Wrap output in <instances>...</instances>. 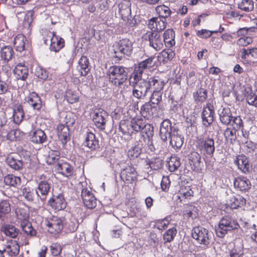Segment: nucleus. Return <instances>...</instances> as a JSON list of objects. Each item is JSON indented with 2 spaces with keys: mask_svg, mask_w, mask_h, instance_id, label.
Listing matches in <instances>:
<instances>
[{
  "mask_svg": "<svg viewBox=\"0 0 257 257\" xmlns=\"http://www.w3.org/2000/svg\"><path fill=\"white\" fill-rule=\"evenodd\" d=\"M133 43L130 39L124 38L114 43L109 50L110 56L116 61L121 60L125 56H130L133 52Z\"/></svg>",
  "mask_w": 257,
  "mask_h": 257,
  "instance_id": "obj_1",
  "label": "nucleus"
},
{
  "mask_svg": "<svg viewBox=\"0 0 257 257\" xmlns=\"http://www.w3.org/2000/svg\"><path fill=\"white\" fill-rule=\"evenodd\" d=\"M194 146L196 151L205 156L213 157L215 152L214 139L209 136H199L196 138Z\"/></svg>",
  "mask_w": 257,
  "mask_h": 257,
  "instance_id": "obj_2",
  "label": "nucleus"
},
{
  "mask_svg": "<svg viewBox=\"0 0 257 257\" xmlns=\"http://www.w3.org/2000/svg\"><path fill=\"white\" fill-rule=\"evenodd\" d=\"M109 82L115 87H121L127 80V73L123 66L112 65L107 71Z\"/></svg>",
  "mask_w": 257,
  "mask_h": 257,
  "instance_id": "obj_3",
  "label": "nucleus"
},
{
  "mask_svg": "<svg viewBox=\"0 0 257 257\" xmlns=\"http://www.w3.org/2000/svg\"><path fill=\"white\" fill-rule=\"evenodd\" d=\"M240 228V225L237 220L231 215H226L220 220L217 227H216V235L220 238H223L228 231L237 230Z\"/></svg>",
  "mask_w": 257,
  "mask_h": 257,
  "instance_id": "obj_4",
  "label": "nucleus"
},
{
  "mask_svg": "<svg viewBox=\"0 0 257 257\" xmlns=\"http://www.w3.org/2000/svg\"><path fill=\"white\" fill-rule=\"evenodd\" d=\"M192 236L197 243L203 245L205 248L209 247L211 245L212 234L208 229L202 226L194 227L192 231Z\"/></svg>",
  "mask_w": 257,
  "mask_h": 257,
  "instance_id": "obj_5",
  "label": "nucleus"
},
{
  "mask_svg": "<svg viewBox=\"0 0 257 257\" xmlns=\"http://www.w3.org/2000/svg\"><path fill=\"white\" fill-rule=\"evenodd\" d=\"M143 41L148 42L149 45L157 51L164 48L163 41L161 35L158 32L147 31L142 37Z\"/></svg>",
  "mask_w": 257,
  "mask_h": 257,
  "instance_id": "obj_6",
  "label": "nucleus"
},
{
  "mask_svg": "<svg viewBox=\"0 0 257 257\" xmlns=\"http://www.w3.org/2000/svg\"><path fill=\"white\" fill-rule=\"evenodd\" d=\"M43 35H46V37H44V43L46 44L47 42L50 41V50L51 51L58 52L64 47V40L56 35L54 32L45 31Z\"/></svg>",
  "mask_w": 257,
  "mask_h": 257,
  "instance_id": "obj_7",
  "label": "nucleus"
},
{
  "mask_svg": "<svg viewBox=\"0 0 257 257\" xmlns=\"http://www.w3.org/2000/svg\"><path fill=\"white\" fill-rule=\"evenodd\" d=\"M133 86V96L138 99H144L147 95L150 88L148 79H143L138 82H130Z\"/></svg>",
  "mask_w": 257,
  "mask_h": 257,
  "instance_id": "obj_8",
  "label": "nucleus"
},
{
  "mask_svg": "<svg viewBox=\"0 0 257 257\" xmlns=\"http://www.w3.org/2000/svg\"><path fill=\"white\" fill-rule=\"evenodd\" d=\"M84 179L85 181H81V198L84 206L89 209H92L96 206V199L88 190L91 188L88 185L86 178Z\"/></svg>",
  "mask_w": 257,
  "mask_h": 257,
  "instance_id": "obj_9",
  "label": "nucleus"
},
{
  "mask_svg": "<svg viewBox=\"0 0 257 257\" xmlns=\"http://www.w3.org/2000/svg\"><path fill=\"white\" fill-rule=\"evenodd\" d=\"M194 191L191 186L187 182H181L179 184V187L177 193V200L179 203H186L188 202L194 196Z\"/></svg>",
  "mask_w": 257,
  "mask_h": 257,
  "instance_id": "obj_10",
  "label": "nucleus"
},
{
  "mask_svg": "<svg viewBox=\"0 0 257 257\" xmlns=\"http://www.w3.org/2000/svg\"><path fill=\"white\" fill-rule=\"evenodd\" d=\"M138 174L133 165L123 168L120 172V177L125 184L135 183L138 181Z\"/></svg>",
  "mask_w": 257,
  "mask_h": 257,
  "instance_id": "obj_11",
  "label": "nucleus"
},
{
  "mask_svg": "<svg viewBox=\"0 0 257 257\" xmlns=\"http://www.w3.org/2000/svg\"><path fill=\"white\" fill-rule=\"evenodd\" d=\"M45 224L48 231L52 234L59 233L63 228V223L62 219L55 216L46 219Z\"/></svg>",
  "mask_w": 257,
  "mask_h": 257,
  "instance_id": "obj_12",
  "label": "nucleus"
},
{
  "mask_svg": "<svg viewBox=\"0 0 257 257\" xmlns=\"http://www.w3.org/2000/svg\"><path fill=\"white\" fill-rule=\"evenodd\" d=\"M214 116L215 111L213 104L207 103L203 107L201 113L203 125L206 127H209L214 121Z\"/></svg>",
  "mask_w": 257,
  "mask_h": 257,
  "instance_id": "obj_13",
  "label": "nucleus"
},
{
  "mask_svg": "<svg viewBox=\"0 0 257 257\" xmlns=\"http://www.w3.org/2000/svg\"><path fill=\"white\" fill-rule=\"evenodd\" d=\"M108 117V113L105 110L102 108H99L94 111L92 120L96 127L102 131L105 128L106 119Z\"/></svg>",
  "mask_w": 257,
  "mask_h": 257,
  "instance_id": "obj_14",
  "label": "nucleus"
},
{
  "mask_svg": "<svg viewBox=\"0 0 257 257\" xmlns=\"http://www.w3.org/2000/svg\"><path fill=\"white\" fill-rule=\"evenodd\" d=\"M188 166L191 169L197 173H200L203 166L201 162V156L197 151H193L188 156Z\"/></svg>",
  "mask_w": 257,
  "mask_h": 257,
  "instance_id": "obj_15",
  "label": "nucleus"
},
{
  "mask_svg": "<svg viewBox=\"0 0 257 257\" xmlns=\"http://www.w3.org/2000/svg\"><path fill=\"white\" fill-rule=\"evenodd\" d=\"M20 237L24 236L20 235L18 238V241L12 240L8 242L6 248L3 249V251L6 252L9 256H15L17 255L20 251V246L21 245H26L28 243L26 241L25 242H21L19 240Z\"/></svg>",
  "mask_w": 257,
  "mask_h": 257,
  "instance_id": "obj_16",
  "label": "nucleus"
},
{
  "mask_svg": "<svg viewBox=\"0 0 257 257\" xmlns=\"http://www.w3.org/2000/svg\"><path fill=\"white\" fill-rule=\"evenodd\" d=\"M48 204L55 211L64 210L67 205L66 201L61 194L53 195L49 200Z\"/></svg>",
  "mask_w": 257,
  "mask_h": 257,
  "instance_id": "obj_17",
  "label": "nucleus"
},
{
  "mask_svg": "<svg viewBox=\"0 0 257 257\" xmlns=\"http://www.w3.org/2000/svg\"><path fill=\"white\" fill-rule=\"evenodd\" d=\"M234 163L242 173L246 174L249 173L251 166L248 158L245 155H237L234 160Z\"/></svg>",
  "mask_w": 257,
  "mask_h": 257,
  "instance_id": "obj_18",
  "label": "nucleus"
},
{
  "mask_svg": "<svg viewBox=\"0 0 257 257\" xmlns=\"http://www.w3.org/2000/svg\"><path fill=\"white\" fill-rule=\"evenodd\" d=\"M175 128L172 126L171 121L168 119H164L160 126L159 136L161 139L166 142L168 138L173 134V130Z\"/></svg>",
  "mask_w": 257,
  "mask_h": 257,
  "instance_id": "obj_19",
  "label": "nucleus"
},
{
  "mask_svg": "<svg viewBox=\"0 0 257 257\" xmlns=\"http://www.w3.org/2000/svg\"><path fill=\"white\" fill-rule=\"evenodd\" d=\"M166 20L159 17H154L148 21V27L150 31L160 32L163 31L166 28Z\"/></svg>",
  "mask_w": 257,
  "mask_h": 257,
  "instance_id": "obj_20",
  "label": "nucleus"
},
{
  "mask_svg": "<svg viewBox=\"0 0 257 257\" xmlns=\"http://www.w3.org/2000/svg\"><path fill=\"white\" fill-rule=\"evenodd\" d=\"M234 188L242 192L248 191L251 186L250 180L245 176H239L234 178L233 181Z\"/></svg>",
  "mask_w": 257,
  "mask_h": 257,
  "instance_id": "obj_21",
  "label": "nucleus"
},
{
  "mask_svg": "<svg viewBox=\"0 0 257 257\" xmlns=\"http://www.w3.org/2000/svg\"><path fill=\"white\" fill-rule=\"evenodd\" d=\"M150 90L163 91L164 86L166 84V81L160 76H154L148 78Z\"/></svg>",
  "mask_w": 257,
  "mask_h": 257,
  "instance_id": "obj_22",
  "label": "nucleus"
},
{
  "mask_svg": "<svg viewBox=\"0 0 257 257\" xmlns=\"http://www.w3.org/2000/svg\"><path fill=\"white\" fill-rule=\"evenodd\" d=\"M84 146L88 148L91 151L95 150L99 148V141L95 135L92 132H87L84 136L83 143Z\"/></svg>",
  "mask_w": 257,
  "mask_h": 257,
  "instance_id": "obj_23",
  "label": "nucleus"
},
{
  "mask_svg": "<svg viewBox=\"0 0 257 257\" xmlns=\"http://www.w3.org/2000/svg\"><path fill=\"white\" fill-rule=\"evenodd\" d=\"M150 102H146L141 107L140 112L142 116L147 119L153 118L157 107Z\"/></svg>",
  "mask_w": 257,
  "mask_h": 257,
  "instance_id": "obj_24",
  "label": "nucleus"
},
{
  "mask_svg": "<svg viewBox=\"0 0 257 257\" xmlns=\"http://www.w3.org/2000/svg\"><path fill=\"white\" fill-rule=\"evenodd\" d=\"M131 4L128 1L123 0L118 5V13L122 19L126 20L131 17Z\"/></svg>",
  "mask_w": 257,
  "mask_h": 257,
  "instance_id": "obj_25",
  "label": "nucleus"
},
{
  "mask_svg": "<svg viewBox=\"0 0 257 257\" xmlns=\"http://www.w3.org/2000/svg\"><path fill=\"white\" fill-rule=\"evenodd\" d=\"M54 169L56 172L66 177L72 173V169L70 164L63 160H59L55 165Z\"/></svg>",
  "mask_w": 257,
  "mask_h": 257,
  "instance_id": "obj_26",
  "label": "nucleus"
},
{
  "mask_svg": "<svg viewBox=\"0 0 257 257\" xmlns=\"http://www.w3.org/2000/svg\"><path fill=\"white\" fill-rule=\"evenodd\" d=\"M168 138H170V145L175 149L181 148L183 144L184 138L178 133L177 128L173 130V134Z\"/></svg>",
  "mask_w": 257,
  "mask_h": 257,
  "instance_id": "obj_27",
  "label": "nucleus"
},
{
  "mask_svg": "<svg viewBox=\"0 0 257 257\" xmlns=\"http://www.w3.org/2000/svg\"><path fill=\"white\" fill-rule=\"evenodd\" d=\"M57 135L63 145L70 140L69 128L67 125L59 124L57 127Z\"/></svg>",
  "mask_w": 257,
  "mask_h": 257,
  "instance_id": "obj_28",
  "label": "nucleus"
},
{
  "mask_svg": "<svg viewBox=\"0 0 257 257\" xmlns=\"http://www.w3.org/2000/svg\"><path fill=\"white\" fill-rule=\"evenodd\" d=\"M26 100L34 109L39 110L42 107V101L36 92L30 93L29 95L26 98Z\"/></svg>",
  "mask_w": 257,
  "mask_h": 257,
  "instance_id": "obj_29",
  "label": "nucleus"
},
{
  "mask_svg": "<svg viewBox=\"0 0 257 257\" xmlns=\"http://www.w3.org/2000/svg\"><path fill=\"white\" fill-rule=\"evenodd\" d=\"M30 135L31 141L36 144H42L46 141L47 138L45 133L41 129L32 130Z\"/></svg>",
  "mask_w": 257,
  "mask_h": 257,
  "instance_id": "obj_30",
  "label": "nucleus"
},
{
  "mask_svg": "<svg viewBox=\"0 0 257 257\" xmlns=\"http://www.w3.org/2000/svg\"><path fill=\"white\" fill-rule=\"evenodd\" d=\"M175 34L173 29L166 30L163 34V44L166 48H170L175 44Z\"/></svg>",
  "mask_w": 257,
  "mask_h": 257,
  "instance_id": "obj_31",
  "label": "nucleus"
},
{
  "mask_svg": "<svg viewBox=\"0 0 257 257\" xmlns=\"http://www.w3.org/2000/svg\"><path fill=\"white\" fill-rule=\"evenodd\" d=\"M50 189V184L46 180H42L38 184L36 193L41 197V200H45Z\"/></svg>",
  "mask_w": 257,
  "mask_h": 257,
  "instance_id": "obj_32",
  "label": "nucleus"
},
{
  "mask_svg": "<svg viewBox=\"0 0 257 257\" xmlns=\"http://www.w3.org/2000/svg\"><path fill=\"white\" fill-rule=\"evenodd\" d=\"M232 114L229 107H223L219 112V120L222 124L228 126L231 122Z\"/></svg>",
  "mask_w": 257,
  "mask_h": 257,
  "instance_id": "obj_33",
  "label": "nucleus"
},
{
  "mask_svg": "<svg viewBox=\"0 0 257 257\" xmlns=\"http://www.w3.org/2000/svg\"><path fill=\"white\" fill-rule=\"evenodd\" d=\"M14 72L18 79L24 80L28 77L29 71L24 64L20 63L16 66Z\"/></svg>",
  "mask_w": 257,
  "mask_h": 257,
  "instance_id": "obj_34",
  "label": "nucleus"
},
{
  "mask_svg": "<svg viewBox=\"0 0 257 257\" xmlns=\"http://www.w3.org/2000/svg\"><path fill=\"white\" fill-rule=\"evenodd\" d=\"M145 120L140 117H135L131 120V126L133 132L139 133L145 126Z\"/></svg>",
  "mask_w": 257,
  "mask_h": 257,
  "instance_id": "obj_35",
  "label": "nucleus"
},
{
  "mask_svg": "<svg viewBox=\"0 0 257 257\" xmlns=\"http://www.w3.org/2000/svg\"><path fill=\"white\" fill-rule=\"evenodd\" d=\"M246 204V199L242 196L236 194L230 199V206L232 209H237L241 207Z\"/></svg>",
  "mask_w": 257,
  "mask_h": 257,
  "instance_id": "obj_36",
  "label": "nucleus"
},
{
  "mask_svg": "<svg viewBox=\"0 0 257 257\" xmlns=\"http://www.w3.org/2000/svg\"><path fill=\"white\" fill-rule=\"evenodd\" d=\"M236 130L227 127L224 131L223 136L226 142L233 144L237 139V132Z\"/></svg>",
  "mask_w": 257,
  "mask_h": 257,
  "instance_id": "obj_37",
  "label": "nucleus"
},
{
  "mask_svg": "<svg viewBox=\"0 0 257 257\" xmlns=\"http://www.w3.org/2000/svg\"><path fill=\"white\" fill-rule=\"evenodd\" d=\"M194 101L196 103H204L207 98V91L202 87L198 89L193 93Z\"/></svg>",
  "mask_w": 257,
  "mask_h": 257,
  "instance_id": "obj_38",
  "label": "nucleus"
},
{
  "mask_svg": "<svg viewBox=\"0 0 257 257\" xmlns=\"http://www.w3.org/2000/svg\"><path fill=\"white\" fill-rule=\"evenodd\" d=\"M16 157L13 155L8 156L7 162L12 168L18 170L22 168L24 163L22 160L17 159Z\"/></svg>",
  "mask_w": 257,
  "mask_h": 257,
  "instance_id": "obj_39",
  "label": "nucleus"
},
{
  "mask_svg": "<svg viewBox=\"0 0 257 257\" xmlns=\"http://www.w3.org/2000/svg\"><path fill=\"white\" fill-rule=\"evenodd\" d=\"M27 39L23 34H19L14 39V45L16 50L19 52H22L25 49V45Z\"/></svg>",
  "mask_w": 257,
  "mask_h": 257,
  "instance_id": "obj_40",
  "label": "nucleus"
},
{
  "mask_svg": "<svg viewBox=\"0 0 257 257\" xmlns=\"http://www.w3.org/2000/svg\"><path fill=\"white\" fill-rule=\"evenodd\" d=\"M156 12L159 15V18L165 20L169 17L172 14V11L170 8L164 5L158 6L156 8Z\"/></svg>",
  "mask_w": 257,
  "mask_h": 257,
  "instance_id": "obj_41",
  "label": "nucleus"
},
{
  "mask_svg": "<svg viewBox=\"0 0 257 257\" xmlns=\"http://www.w3.org/2000/svg\"><path fill=\"white\" fill-rule=\"evenodd\" d=\"M119 130L124 135L131 136L133 132L131 126V121L121 120L119 122Z\"/></svg>",
  "mask_w": 257,
  "mask_h": 257,
  "instance_id": "obj_42",
  "label": "nucleus"
},
{
  "mask_svg": "<svg viewBox=\"0 0 257 257\" xmlns=\"http://www.w3.org/2000/svg\"><path fill=\"white\" fill-rule=\"evenodd\" d=\"M238 8L245 12H249L254 9V2L252 0H241L237 3Z\"/></svg>",
  "mask_w": 257,
  "mask_h": 257,
  "instance_id": "obj_43",
  "label": "nucleus"
},
{
  "mask_svg": "<svg viewBox=\"0 0 257 257\" xmlns=\"http://www.w3.org/2000/svg\"><path fill=\"white\" fill-rule=\"evenodd\" d=\"M151 169L153 170H158L160 169L163 166V161L159 157L152 158L147 161Z\"/></svg>",
  "mask_w": 257,
  "mask_h": 257,
  "instance_id": "obj_44",
  "label": "nucleus"
},
{
  "mask_svg": "<svg viewBox=\"0 0 257 257\" xmlns=\"http://www.w3.org/2000/svg\"><path fill=\"white\" fill-rule=\"evenodd\" d=\"M24 116V113L23 108L21 105L15 106L14 109L13 119L15 123L19 124L23 120Z\"/></svg>",
  "mask_w": 257,
  "mask_h": 257,
  "instance_id": "obj_45",
  "label": "nucleus"
},
{
  "mask_svg": "<svg viewBox=\"0 0 257 257\" xmlns=\"http://www.w3.org/2000/svg\"><path fill=\"white\" fill-rule=\"evenodd\" d=\"M154 56H151L139 63L137 67L144 72L145 70L150 69L154 66Z\"/></svg>",
  "mask_w": 257,
  "mask_h": 257,
  "instance_id": "obj_46",
  "label": "nucleus"
},
{
  "mask_svg": "<svg viewBox=\"0 0 257 257\" xmlns=\"http://www.w3.org/2000/svg\"><path fill=\"white\" fill-rule=\"evenodd\" d=\"M4 182L7 185L16 187L21 184V179L13 175H8L4 178Z\"/></svg>",
  "mask_w": 257,
  "mask_h": 257,
  "instance_id": "obj_47",
  "label": "nucleus"
},
{
  "mask_svg": "<svg viewBox=\"0 0 257 257\" xmlns=\"http://www.w3.org/2000/svg\"><path fill=\"white\" fill-rule=\"evenodd\" d=\"M180 159L176 156H171L168 162V168L170 172H174L180 166Z\"/></svg>",
  "mask_w": 257,
  "mask_h": 257,
  "instance_id": "obj_48",
  "label": "nucleus"
},
{
  "mask_svg": "<svg viewBox=\"0 0 257 257\" xmlns=\"http://www.w3.org/2000/svg\"><path fill=\"white\" fill-rule=\"evenodd\" d=\"M14 51L11 46H5L1 49V55L2 59L9 61L12 59L14 54Z\"/></svg>",
  "mask_w": 257,
  "mask_h": 257,
  "instance_id": "obj_49",
  "label": "nucleus"
},
{
  "mask_svg": "<svg viewBox=\"0 0 257 257\" xmlns=\"http://www.w3.org/2000/svg\"><path fill=\"white\" fill-rule=\"evenodd\" d=\"M177 232L176 227H172L166 230L163 234V239L166 242H170L173 240Z\"/></svg>",
  "mask_w": 257,
  "mask_h": 257,
  "instance_id": "obj_50",
  "label": "nucleus"
},
{
  "mask_svg": "<svg viewBox=\"0 0 257 257\" xmlns=\"http://www.w3.org/2000/svg\"><path fill=\"white\" fill-rule=\"evenodd\" d=\"M196 35L199 38L202 39H207L211 37L213 34H216V32L210 31L206 29H201L200 30H196Z\"/></svg>",
  "mask_w": 257,
  "mask_h": 257,
  "instance_id": "obj_51",
  "label": "nucleus"
},
{
  "mask_svg": "<svg viewBox=\"0 0 257 257\" xmlns=\"http://www.w3.org/2000/svg\"><path fill=\"white\" fill-rule=\"evenodd\" d=\"M4 233L12 238H15L18 235L19 230L12 225H7L3 227Z\"/></svg>",
  "mask_w": 257,
  "mask_h": 257,
  "instance_id": "obj_52",
  "label": "nucleus"
},
{
  "mask_svg": "<svg viewBox=\"0 0 257 257\" xmlns=\"http://www.w3.org/2000/svg\"><path fill=\"white\" fill-rule=\"evenodd\" d=\"M240 52L242 59H245L246 56L249 55L253 58L257 59V48H243L241 50Z\"/></svg>",
  "mask_w": 257,
  "mask_h": 257,
  "instance_id": "obj_53",
  "label": "nucleus"
},
{
  "mask_svg": "<svg viewBox=\"0 0 257 257\" xmlns=\"http://www.w3.org/2000/svg\"><path fill=\"white\" fill-rule=\"evenodd\" d=\"M19 220H21V226L25 232L31 235H33L35 234V231L29 223L28 219H24Z\"/></svg>",
  "mask_w": 257,
  "mask_h": 257,
  "instance_id": "obj_54",
  "label": "nucleus"
},
{
  "mask_svg": "<svg viewBox=\"0 0 257 257\" xmlns=\"http://www.w3.org/2000/svg\"><path fill=\"white\" fill-rule=\"evenodd\" d=\"M145 125V126L143 127V129L140 132H141L142 136H146V138H147V139H152L154 136V126L146 122Z\"/></svg>",
  "mask_w": 257,
  "mask_h": 257,
  "instance_id": "obj_55",
  "label": "nucleus"
},
{
  "mask_svg": "<svg viewBox=\"0 0 257 257\" xmlns=\"http://www.w3.org/2000/svg\"><path fill=\"white\" fill-rule=\"evenodd\" d=\"M232 128L239 131L244 127V123L240 116H233L231 122Z\"/></svg>",
  "mask_w": 257,
  "mask_h": 257,
  "instance_id": "obj_56",
  "label": "nucleus"
},
{
  "mask_svg": "<svg viewBox=\"0 0 257 257\" xmlns=\"http://www.w3.org/2000/svg\"><path fill=\"white\" fill-rule=\"evenodd\" d=\"M163 91L153 90L149 102L154 105H158L162 101Z\"/></svg>",
  "mask_w": 257,
  "mask_h": 257,
  "instance_id": "obj_57",
  "label": "nucleus"
},
{
  "mask_svg": "<svg viewBox=\"0 0 257 257\" xmlns=\"http://www.w3.org/2000/svg\"><path fill=\"white\" fill-rule=\"evenodd\" d=\"M81 76H86L90 70L88 59L86 57L81 56Z\"/></svg>",
  "mask_w": 257,
  "mask_h": 257,
  "instance_id": "obj_58",
  "label": "nucleus"
},
{
  "mask_svg": "<svg viewBox=\"0 0 257 257\" xmlns=\"http://www.w3.org/2000/svg\"><path fill=\"white\" fill-rule=\"evenodd\" d=\"M60 153L58 151H51L47 158V162L49 164L56 163L59 159Z\"/></svg>",
  "mask_w": 257,
  "mask_h": 257,
  "instance_id": "obj_59",
  "label": "nucleus"
},
{
  "mask_svg": "<svg viewBox=\"0 0 257 257\" xmlns=\"http://www.w3.org/2000/svg\"><path fill=\"white\" fill-rule=\"evenodd\" d=\"M170 223V221L167 218H165L156 220L155 226L159 230L163 231L167 228Z\"/></svg>",
  "mask_w": 257,
  "mask_h": 257,
  "instance_id": "obj_60",
  "label": "nucleus"
},
{
  "mask_svg": "<svg viewBox=\"0 0 257 257\" xmlns=\"http://www.w3.org/2000/svg\"><path fill=\"white\" fill-rule=\"evenodd\" d=\"M175 55L174 52L170 49L167 50H163L160 54V58L162 57V61L164 62H167L172 59Z\"/></svg>",
  "mask_w": 257,
  "mask_h": 257,
  "instance_id": "obj_61",
  "label": "nucleus"
},
{
  "mask_svg": "<svg viewBox=\"0 0 257 257\" xmlns=\"http://www.w3.org/2000/svg\"><path fill=\"white\" fill-rule=\"evenodd\" d=\"M246 100L249 105L257 107V95L252 91L247 92Z\"/></svg>",
  "mask_w": 257,
  "mask_h": 257,
  "instance_id": "obj_62",
  "label": "nucleus"
},
{
  "mask_svg": "<svg viewBox=\"0 0 257 257\" xmlns=\"http://www.w3.org/2000/svg\"><path fill=\"white\" fill-rule=\"evenodd\" d=\"M11 211L9 203L6 201L0 202V218L9 213Z\"/></svg>",
  "mask_w": 257,
  "mask_h": 257,
  "instance_id": "obj_63",
  "label": "nucleus"
},
{
  "mask_svg": "<svg viewBox=\"0 0 257 257\" xmlns=\"http://www.w3.org/2000/svg\"><path fill=\"white\" fill-rule=\"evenodd\" d=\"M253 42L250 37L243 36L238 39L236 41V44L240 47H245L251 44Z\"/></svg>",
  "mask_w": 257,
  "mask_h": 257,
  "instance_id": "obj_64",
  "label": "nucleus"
}]
</instances>
